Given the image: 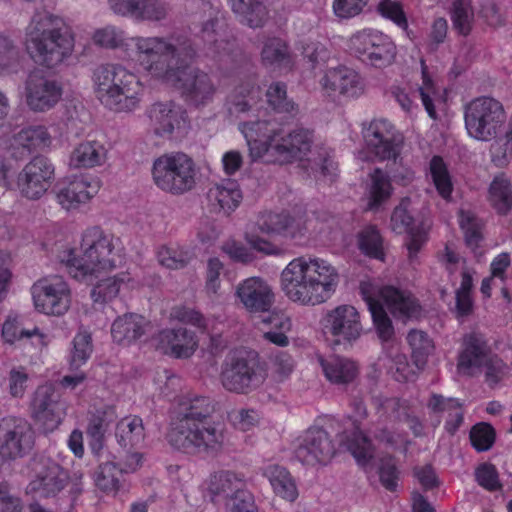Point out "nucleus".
I'll list each match as a JSON object with an SVG mask.
<instances>
[{
	"instance_id": "nucleus-1",
	"label": "nucleus",
	"mask_w": 512,
	"mask_h": 512,
	"mask_svg": "<svg viewBox=\"0 0 512 512\" xmlns=\"http://www.w3.org/2000/svg\"><path fill=\"white\" fill-rule=\"evenodd\" d=\"M136 47L146 69L173 85L188 104L200 107L213 100L217 87L210 75L188 64L196 57L189 39L138 38Z\"/></svg>"
},
{
	"instance_id": "nucleus-2",
	"label": "nucleus",
	"mask_w": 512,
	"mask_h": 512,
	"mask_svg": "<svg viewBox=\"0 0 512 512\" xmlns=\"http://www.w3.org/2000/svg\"><path fill=\"white\" fill-rule=\"evenodd\" d=\"M219 403L209 396L181 399L167 434L169 444L187 453L216 455L224 445L223 425L214 420Z\"/></svg>"
},
{
	"instance_id": "nucleus-3",
	"label": "nucleus",
	"mask_w": 512,
	"mask_h": 512,
	"mask_svg": "<svg viewBox=\"0 0 512 512\" xmlns=\"http://www.w3.org/2000/svg\"><path fill=\"white\" fill-rule=\"evenodd\" d=\"M339 282L336 269L323 259L292 260L281 273V287L293 302L316 305L325 302Z\"/></svg>"
},
{
	"instance_id": "nucleus-4",
	"label": "nucleus",
	"mask_w": 512,
	"mask_h": 512,
	"mask_svg": "<svg viewBox=\"0 0 512 512\" xmlns=\"http://www.w3.org/2000/svg\"><path fill=\"white\" fill-rule=\"evenodd\" d=\"M25 45L36 63L54 68L71 55L74 37L63 18L46 9H36L26 27Z\"/></svg>"
},
{
	"instance_id": "nucleus-5",
	"label": "nucleus",
	"mask_w": 512,
	"mask_h": 512,
	"mask_svg": "<svg viewBox=\"0 0 512 512\" xmlns=\"http://www.w3.org/2000/svg\"><path fill=\"white\" fill-rule=\"evenodd\" d=\"M98 99L111 110L128 112L139 102L141 85L133 73L121 65L106 64L94 72Z\"/></svg>"
},
{
	"instance_id": "nucleus-6",
	"label": "nucleus",
	"mask_w": 512,
	"mask_h": 512,
	"mask_svg": "<svg viewBox=\"0 0 512 512\" xmlns=\"http://www.w3.org/2000/svg\"><path fill=\"white\" fill-rule=\"evenodd\" d=\"M82 255L71 257L66 266L73 278L85 280L88 277L114 268V244L112 237L105 234L100 227H91L85 230L81 241Z\"/></svg>"
},
{
	"instance_id": "nucleus-7",
	"label": "nucleus",
	"mask_w": 512,
	"mask_h": 512,
	"mask_svg": "<svg viewBox=\"0 0 512 512\" xmlns=\"http://www.w3.org/2000/svg\"><path fill=\"white\" fill-rule=\"evenodd\" d=\"M155 184L163 191L181 195L196 185V165L185 153L173 152L158 157L152 169Z\"/></svg>"
},
{
	"instance_id": "nucleus-8",
	"label": "nucleus",
	"mask_w": 512,
	"mask_h": 512,
	"mask_svg": "<svg viewBox=\"0 0 512 512\" xmlns=\"http://www.w3.org/2000/svg\"><path fill=\"white\" fill-rule=\"evenodd\" d=\"M256 354L243 349L231 352L222 365L220 380L223 387L236 394H248L265 381Z\"/></svg>"
},
{
	"instance_id": "nucleus-9",
	"label": "nucleus",
	"mask_w": 512,
	"mask_h": 512,
	"mask_svg": "<svg viewBox=\"0 0 512 512\" xmlns=\"http://www.w3.org/2000/svg\"><path fill=\"white\" fill-rule=\"evenodd\" d=\"M503 105L491 97H478L465 106V126L470 136L489 141L496 137L505 122Z\"/></svg>"
},
{
	"instance_id": "nucleus-10",
	"label": "nucleus",
	"mask_w": 512,
	"mask_h": 512,
	"mask_svg": "<svg viewBox=\"0 0 512 512\" xmlns=\"http://www.w3.org/2000/svg\"><path fill=\"white\" fill-rule=\"evenodd\" d=\"M485 366V378L490 385H496L505 374V363L496 355H491L487 344L476 334H470L466 339V347L461 353L458 369L470 374L473 367Z\"/></svg>"
},
{
	"instance_id": "nucleus-11",
	"label": "nucleus",
	"mask_w": 512,
	"mask_h": 512,
	"mask_svg": "<svg viewBox=\"0 0 512 512\" xmlns=\"http://www.w3.org/2000/svg\"><path fill=\"white\" fill-rule=\"evenodd\" d=\"M31 293L36 310L46 315L60 316L70 307V289L61 276L39 279L32 285Z\"/></svg>"
},
{
	"instance_id": "nucleus-12",
	"label": "nucleus",
	"mask_w": 512,
	"mask_h": 512,
	"mask_svg": "<svg viewBox=\"0 0 512 512\" xmlns=\"http://www.w3.org/2000/svg\"><path fill=\"white\" fill-rule=\"evenodd\" d=\"M31 425L21 418H3L0 421V458L14 460L29 453L34 446Z\"/></svg>"
},
{
	"instance_id": "nucleus-13",
	"label": "nucleus",
	"mask_w": 512,
	"mask_h": 512,
	"mask_svg": "<svg viewBox=\"0 0 512 512\" xmlns=\"http://www.w3.org/2000/svg\"><path fill=\"white\" fill-rule=\"evenodd\" d=\"M350 49L362 61L377 68L392 64L396 56V46L381 33L363 31L353 35L350 39Z\"/></svg>"
},
{
	"instance_id": "nucleus-14",
	"label": "nucleus",
	"mask_w": 512,
	"mask_h": 512,
	"mask_svg": "<svg viewBox=\"0 0 512 512\" xmlns=\"http://www.w3.org/2000/svg\"><path fill=\"white\" fill-rule=\"evenodd\" d=\"M324 332L332 337L333 345H352L362 333L360 314L351 305H340L324 318Z\"/></svg>"
},
{
	"instance_id": "nucleus-15",
	"label": "nucleus",
	"mask_w": 512,
	"mask_h": 512,
	"mask_svg": "<svg viewBox=\"0 0 512 512\" xmlns=\"http://www.w3.org/2000/svg\"><path fill=\"white\" fill-rule=\"evenodd\" d=\"M54 166L45 156L31 159L18 175L17 184L22 196L30 200L40 199L54 180Z\"/></svg>"
},
{
	"instance_id": "nucleus-16",
	"label": "nucleus",
	"mask_w": 512,
	"mask_h": 512,
	"mask_svg": "<svg viewBox=\"0 0 512 512\" xmlns=\"http://www.w3.org/2000/svg\"><path fill=\"white\" fill-rule=\"evenodd\" d=\"M363 137L368 149L379 160L396 162L401 153L402 137L396 134L391 123L384 119L370 122L363 129Z\"/></svg>"
},
{
	"instance_id": "nucleus-17",
	"label": "nucleus",
	"mask_w": 512,
	"mask_h": 512,
	"mask_svg": "<svg viewBox=\"0 0 512 512\" xmlns=\"http://www.w3.org/2000/svg\"><path fill=\"white\" fill-rule=\"evenodd\" d=\"M64 412L59 395L52 385L39 386L31 401V417L39 429L52 432L60 425Z\"/></svg>"
},
{
	"instance_id": "nucleus-18",
	"label": "nucleus",
	"mask_w": 512,
	"mask_h": 512,
	"mask_svg": "<svg viewBox=\"0 0 512 512\" xmlns=\"http://www.w3.org/2000/svg\"><path fill=\"white\" fill-rule=\"evenodd\" d=\"M336 452L330 435L321 427L309 428L295 450L296 458L304 464H327Z\"/></svg>"
},
{
	"instance_id": "nucleus-19",
	"label": "nucleus",
	"mask_w": 512,
	"mask_h": 512,
	"mask_svg": "<svg viewBox=\"0 0 512 512\" xmlns=\"http://www.w3.org/2000/svg\"><path fill=\"white\" fill-rule=\"evenodd\" d=\"M240 129L247 141L252 160L266 156V161L271 162V148L278 142L276 137L279 135L276 123L268 120L243 122Z\"/></svg>"
},
{
	"instance_id": "nucleus-20",
	"label": "nucleus",
	"mask_w": 512,
	"mask_h": 512,
	"mask_svg": "<svg viewBox=\"0 0 512 512\" xmlns=\"http://www.w3.org/2000/svg\"><path fill=\"white\" fill-rule=\"evenodd\" d=\"M235 295L250 313L269 312L275 302L271 286L261 277H249L236 286Z\"/></svg>"
},
{
	"instance_id": "nucleus-21",
	"label": "nucleus",
	"mask_w": 512,
	"mask_h": 512,
	"mask_svg": "<svg viewBox=\"0 0 512 512\" xmlns=\"http://www.w3.org/2000/svg\"><path fill=\"white\" fill-rule=\"evenodd\" d=\"M34 470L36 477L29 486L40 498L55 497L67 484L66 472L49 458L39 459Z\"/></svg>"
},
{
	"instance_id": "nucleus-22",
	"label": "nucleus",
	"mask_w": 512,
	"mask_h": 512,
	"mask_svg": "<svg viewBox=\"0 0 512 512\" xmlns=\"http://www.w3.org/2000/svg\"><path fill=\"white\" fill-rule=\"evenodd\" d=\"M312 143L311 131L304 128L295 129L271 148V162L283 165L302 160L310 151Z\"/></svg>"
},
{
	"instance_id": "nucleus-23",
	"label": "nucleus",
	"mask_w": 512,
	"mask_h": 512,
	"mask_svg": "<svg viewBox=\"0 0 512 512\" xmlns=\"http://www.w3.org/2000/svg\"><path fill=\"white\" fill-rule=\"evenodd\" d=\"M61 97V88L54 80H49L40 72L31 73L26 81V102L34 111L52 108Z\"/></svg>"
},
{
	"instance_id": "nucleus-24",
	"label": "nucleus",
	"mask_w": 512,
	"mask_h": 512,
	"mask_svg": "<svg viewBox=\"0 0 512 512\" xmlns=\"http://www.w3.org/2000/svg\"><path fill=\"white\" fill-rule=\"evenodd\" d=\"M259 232L266 235H280L292 240L305 236L307 227L300 217L288 213H264L257 221Z\"/></svg>"
},
{
	"instance_id": "nucleus-25",
	"label": "nucleus",
	"mask_w": 512,
	"mask_h": 512,
	"mask_svg": "<svg viewBox=\"0 0 512 512\" xmlns=\"http://www.w3.org/2000/svg\"><path fill=\"white\" fill-rule=\"evenodd\" d=\"M149 118L155 134L162 137L185 129L187 124L185 111L172 101L154 103Z\"/></svg>"
},
{
	"instance_id": "nucleus-26",
	"label": "nucleus",
	"mask_w": 512,
	"mask_h": 512,
	"mask_svg": "<svg viewBox=\"0 0 512 512\" xmlns=\"http://www.w3.org/2000/svg\"><path fill=\"white\" fill-rule=\"evenodd\" d=\"M322 86L329 93L355 97L362 93L363 82L356 71L346 66L329 69L322 78Z\"/></svg>"
},
{
	"instance_id": "nucleus-27",
	"label": "nucleus",
	"mask_w": 512,
	"mask_h": 512,
	"mask_svg": "<svg viewBox=\"0 0 512 512\" xmlns=\"http://www.w3.org/2000/svg\"><path fill=\"white\" fill-rule=\"evenodd\" d=\"M379 292L380 298L396 318L408 320L421 316L422 308L410 292L394 286H383Z\"/></svg>"
},
{
	"instance_id": "nucleus-28",
	"label": "nucleus",
	"mask_w": 512,
	"mask_h": 512,
	"mask_svg": "<svg viewBox=\"0 0 512 512\" xmlns=\"http://www.w3.org/2000/svg\"><path fill=\"white\" fill-rule=\"evenodd\" d=\"M159 346L165 354L175 358H189L198 347L194 332L187 328L165 329L159 333Z\"/></svg>"
},
{
	"instance_id": "nucleus-29",
	"label": "nucleus",
	"mask_w": 512,
	"mask_h": 512,
	"mask_svg": "<svg viewBox=\"0 0 512 512\" xmlns=\"http://www.w3.org/2000/svg\"><path fill=\"white\" fill-rule=\"evenodd\" d=\"M100 181L97 179L75 178L56 193L58 203L66 210L79 207L80 204L89 201L100 189Z\"/></svg>"
},
{
	"instance_id": "nucleus-30",
	"label": "nucleus",
	"mask_w": 512,
	"mask_h": 512,
	"mask_svg": "<svg viewBox=\"0 0 512 512\" xmlns=\"http://www.w3.org/2000/svg\"><path fill=\"white\" fill-rule=\"evenodd\" d=\"M247 490L243 476L230 470L211 474L207 486L208 496L213 503H217L219 499L231 500Z\"/></svg>"
},
{
	"instance_id": "nucleus-31",
	"label": "nucleus",
	"mask_w": 512,
	"mask_h": 512,
	"mask_svg": "<svg viewBox=\"0 0 512 512\" xmlns=\"http://www.w3.org/2000/svg\"><path fill=\"white\" fill-rule=\"evenodd\" d=\"M149 328L150 322L142 315L125 313L112 323L111 335L118 344L130 345L146 335Z\"/></svg>"
},
{
	"instance_id": "nucleus-32",
	"label": "nucleus",
	"mask_w": 512,
	"mask_h": 512,
	"mask_svg": "<svg viewBox=\"0 0 512 512\" xmlns=\"http://www.w3.org/2000/svg\"><path fill=\"white\" fill-rule=\"evenodd\" d=\"M319 361L325 377L333 385L347 387L358 377V365L349 358L332 356L328 359L320 358Z\"/></svg>"
},
{
	"instance_id": "nucleus-33",
	"label": "nucleus",
	"mask_w": 512,
	"mask_h": 512,
	"mask_svg": "<svg viewBox=\"0 0 512 512\" xmlns=\"http://www.w3.org/2000/svg\"><path fill=\"white\" fill-rule=\"evenodd\" d=\"M260 94V88L254 84L246 83L235 87L226 100L228 114L236 119L241 118L256 105Z\"/></svg>"
},
{
	"instance_id": "nucleus-34",
	"label": "nucleus",
	"mask_w": 512,
	"mask_h": 512,
	"mask_svg": "<svg viewBox=\"0 0 512 512\" xmlns=\"http://www.w3.org/2000/svg\"><path fill=\"white\" fill-rule=\"evenodd\" d=\"M229 2L240 22L250 28H261L268 20V9L263 0H229Z\"/></svg>"
},
{
	"instance_id": "nucleus-35",
	"label": "nucleus",
	"mask_w": 512,
	"mask_h": 512,
	"mask_svg": "<svg viewBox=\"0 0 512 512\" xmlns=\"http://www.w3.org/2000/svg\"><path fill=\"white\" fill-rule=\"evenodd\" d=\"M114 419L115 413L111 407L98 409L91 415L86 433L94 453L98 454L103 448L105 433Z\"/></svg>"
},
{
	"instance_id": "nucleus-36",
	"label": "nucleus",
	"mask_w": 512,
	"mask_h": 512,
	"mask_svg": "<svg viewBox=\"0 0 512 512\" xmlns=\"http://www.w3.org/2000/svg\"><path fill=\"white\" fill-rule=\"evenodd\" d=\"M208 198L213 205H218L219 211L229 214L239 205L242 195L237 183L228 180L210 188Z\"/></svg>"
},
{
	"instance_id": "nucleus-37",
	"label": "nucleus",
	"mask_w": 512,
	"mask_h": 512,
	"mask_svg": "<svg viewBox=\"0 0 512 512\" xmlns=\"http://www.w3.org/2000/svg\"><path fill=\"white\" fill-rule=\"evenodd\" d=\"M265 475L277 495L290 502L298 497L295 482L286 468L272 465L265 470Z\"/></svg>"
},
{
	"instance_id": "nucleus-38",
	"label": "nucleus",
	"mask_w": 512,
	"mask_h": 512,
	"mask_svg": "<svg viewBox=\"0 0 512 512\" xmlns=\"http://www.w3.org/2000/svg\"><path fill=\"white\" fill-rule=\"evenodd\" d=\"M489 193L491 205L499 214L505 215L512 209V185L504 173L494 177Z\"/></svg>"
},
{
	"instance_id": "nucleus-39",
	"label": "nucleus",
	"mask_w": 512,
	"mask_h": 512,
	"mask_svg": "<svg viewBox=\"0 0 512 512\" xmlns=\"http://www.w3.org/2000/svg\"><path fill=\"white\" fill-rule=\"evenodd\" d=\"M116 438L121 448L134 449L144 439V427L139 417H126L118 422Z\"/></svg>"
},
{
	"instance_id": "nucleus-40",
	"label": "nucleus",
	"mask_w": 512,
	"mask_h": 512,
	"mask_svg": "<svg viewBox=\"0 0 512 512\" xmlns=\"http://www.w3.org/2000/svg\"><path fill=\"white\" fill-rule=\"evenodd\" d=\"M369 176L371 184L369 186V201L367 208L369 210H375L390 198L392 185L388 174L380 168H375Z\"/></svg>"
},
{
	"instance_id": "nucleus-41",
	"label": "nucleus",
	"mask_w": 512,
	"mask_h": 512,
	"mask_svg": "<svg viewBox=\"0 0 512 512\" xmlns=\"http://www.w3.org/2000/svg\"><path fill=\"white\" fill-rule=\"evenodd\" d=\"M106 160V149L96 141L81 143L72 153L71 161L78 167L90 168Z\"/></svg>"
},
{
	"instance_id": "nucleus-42",
	"label": "nucleus",
	"mask_w": 512,
	"mask_h": 512,
	"mask_svg": "<svg viewBox=\"0 0 512 512\" xmlns=\"http://www.w3.org/2000/svg\"><path fill=\"white\" fill-rule=\"evenodd\" d=\"M124 472L111 461L100 464L94 473L95 485L105 493L115 494L121 487Z\"/></svg>"
},
{
	"instance_id": "nucleus-43",
	"label": "nucleus",
	"mask_w": 512,
	"mask_h": 512,
	"mask_svg": "<svg viewBox=\"0 0 512 512\" xmlns=\"http://www.w3.org/2000/svg\"><path fill=\"white\" fill-rule=\"evenodd\" d=\"M428 407L435 413L457 410L445 424L447 432L451 435L455 434L463 422L462 404L453 398L446 399L442 395L433 394L428 402Z\"/></svg>"
},
{
	"instance_id": "nucleus-44",
	"label": "nucleus",
	"mask_w": 512,
	"mask_h": 512,
	"mask_svg": "<svg viewBox=\"0 0 512 512\" xmlns=\"http://www.w3.org/2000/svg\"><path fill=\"white\" fill-rule=\"evenodd\" d=\"M370 313L376 333L383 344L384 350L394 348L395 330L392 320L382 305H371Z\"/></svg>"
},
{
	"instance_id": "nucleus-45",
	"label": "nucleus",
	"mask_w": 512,
	"mask_h": 512,
	"mask_svg": "<svg viewBox=\"0 0 512 512\" xmlns=\"http://www.w3.org/2000/svg\"><path fill=\"white\" fill-rule=\"evenodd\" d=\"M125 282L123 276H113L99 280L91 289V298L94 305L103 307L115 299L120 291L121 285Z\"/></svg>"
},
{
	"instance_id": "nucleus-46",
	"label": "nucleus",
	"mask_w": 512,
	"mask_h": 512,
	"mask_svg": "<svg viewBox=\"0 0 512 512\" xmlns=\"http://www.w3.org/2000/svg\"><path fill=\"white\" fill-rule=\"evenodd\" d=\"M193 259V254L180 247L162 245L157 251L159 264L167 269L179 270L187 267Z\"/></svg>"
},
{
	"instance_id": "nucleus-47",
	"label": "nucleus",
	"mask_w": 512,
	"mask_h": 512,
	"mask_svg": "<svg viewBox=\"0 0 512 512\" xmlns=\"http://www.w3.org/2000/svg\"><path fill=\"white\" fill-rule=\"evenodd\" d=\"M267 103L275 112L295 115L298 105L287 97L286 85L282 82L272 83L266 92Z\"/></svg>"
},
{
	"instance_id": "nucleus-48",
	"label": "nucleus",
	"mask_w": 512,
	"mask_h": 512,
	"mask_svg": "<svg viewBox=\"0 0 512 512\" xmlns=\"http://www.w3.org/2000/svg\"><path fill=\"white\" fill-rule=\"evenodd\" d=\"M15 141L29 150L44 149L50 146L51 136L44 126H29L15 135Z\"/></svg>"
},
{
	"instance_id": "nucleus-49",
	"label": "nucleus",
	"mask_w": 512,
	"mask_h": 512,
	"mask_svg": "<svg viewBox=\"0 0 512 512\" xmlns=\"http://www.w3.org/2000/svg\"><path fill=\"white\" fill-rule=\"evenodd\" d=\"M408 343L412 349V359L418 369H422L427 357L433 350V344L428 335L421 330H411L407 335Z\"/></svg>"
},
{
	"instance_id": "nucleus-50",
	"label": "nucleus",
	"mask_w": 512,
	"mask_h": 512,
	"mask_svg": "<svg viewBox=\"0 0 512 512\" xmlns=\"http://www.w3.org/2000/svg\"><path fill=\"white\" fill-rule=\"evenodd\" d=\"M359 249L367 256L383 260V240L375 226H367L358 234Z\"/></svg>"
},
{
	"instance_id": "nucleus-51",
	"label": "nucleus",
	"mask_w": 512,
	"mask_h": 512,
	"mask_svg": "<svg viewBox=\"0 0 512 512\" xmlns=\"http://www.w3.org/2000/svg\"><path fill=\"white\" fill-rule=\"evenodd\" d=\"M451 19L454 29L459 34L467 36L472 30L474 21L471 0H455L453 2Z\"/></svg>"
},
{
	"instance_id": "nucleus-52",
	"label": "nucleus",
	"mask_w": 512,
	"mask_h": 512,
	"mask_svg": "<svg viewBox=\"0 0 512 512\" xmlns=\"http://www.w3.org/2000/svg\"><path fill=\"white\" fill-rule=\"evenodd\" d=\"M2 337L6 342L11 344L24 338H35L34 341H32L34 346L40 348L46 346V336L41 333L37 327L33 328L32 330H28L20 328L12 321L4 322L2 327Z\"/></svg>"
},
{
	"instance_id": "nucleus-53",
	"label": "nucleus",
	"mask_w": 512,
	"mask_h": 512,
	"mask_svg": "<svg viewBox=\"0 0 512 512\" xmlns=\"http://www.w3.org/2000/svg\"><path fill=\"white\" fill-rule=\"evenodd\" d=\"M261 58L265 65L287 63L290 58L287 44L280 38H269L261 51Z\"/></svg>"
},
{
	"instance_id": "nucleus-54",
	"label": "nucleus",
	"mask_w": 512,
	"mask_h": 512,
	"mask_svg": "<svg viewBox=\"0 0 512 512\" xmlns=\"http://www.w3.org/2000/svg\"><path fill=\"white\" fill-rule=\"evenodd\" d=\"M430 173L438 193L448 199L452 193V182L447 167L440 156H434L430 161Z\"/></svg>"
},
{
	"instance_id": "nucleus-55",
	"label": "nucleus",
	"mask_w": 512,
	"mask_h": 512,
	"mask_svg": "<svg viewBox=\"0 0 512 512\" xmlns=\"http://www.w3.org/2000/svg\"><path fill=\"white\" fill-rule=\"evenodd\" d=\"M93 350L91 335L87 332L78 333L73 340V349L69 362L70 371L78 370L86 363Z\"/></svg>"
},
{
	"instance_id": "nucleus-56",
	"label": "nucleus",
	"mask_w": 512,
	"mask_h": 512,
	"mask_svg": "<svg viewBox=\"0 0 512 512\" xmlns=\"http://www.w3.org/2000/svg\"><path fill=\"white\" fill-rule=\"evenodd\" d=\"M460 227L464 232L466 245L475 252L483 239L480 222L472 213L461 210Z\"/></svg>"
},
{
	"instance_id": "nucleus-57",
	"label": "nucleus",
	"mask_w": 512,
	"mask_h": 512,
	"mask_svg": "<svg viewBox=\"0 0 512 512\" xmlns=\"http://www.w3.org/2000/svg\"><path fill=\"white\" fill-rule=\"evenodd\" d=\"M471 445L478 451H488L495 442V429L486 422L477 423L470 430Z\"/></svg>"
},
{
	"instance_id": "nucleus-58",
	"label": "nucleus",
	"mask_w": 512,
	"mask_h": 512,
	"mask_svg": "<svg viewBox=\"0 0 512 512\" xmlns=\"http://www.w3.org/2000/svg\"><path fill=\"white\" fill-rule=\"evenodd\" d=\"M218 27L219 21L210 19L203 24L201 30V37L212 54H220L228 45V41L220 35Z\"/></svg>"
},
{
	"instance_id": "nucleus-59",
	"label": "nucleus",
	"mask_w": 512,
	"mask_h": 512,
	"mask_svg": "<svg viewBox=\"0 0 512 512\" xmlns=\"http://www.w3.org/2000/svg\"><path fill=\"white\" fill-rule=\"evenodd\" d=\"M19 54V47L11 35L0 32V73L14 67L18 63Z\"/></svg>"
},
{
	"instance_id": "nucleus-60",
	"label": "nucleus",
	"mask_w": 512,
	"mask_h": 512,
	"mask_svg": "<svg viewBox=\"0 0 512 512\" xmlns=\"http://www.w3.org/2000/svg\"><path fill=\"white\" fill-rule=\"evenodd\" d=\"M349 449L357 462L367 464L373 458V445L371 440L362 432L355 433L349 444Z\"/></svg>"
},
{
	"instance_id": "nucleus-61",
	"label": "nucleus",
	"mask_w": 512,
	"mask_h": 512,
	"mask_svg": "<svg viewBox=\"0 0 512 512\" xmlns=\"http://www.w3.org/2000/svg\"><path fill=\"white\" fill-rule=\"evenodd\" d=\"M141 2L137 20L160 21L168 15L169 7L161 0H142Z\"/></svg>"
},
{
	"instance_id": "nucleus-62",
	"label": "nucleus",
	"mask_w": 512,
	"mask_h": 512,
	"mask_svg": "<svg viewBox=\"0 0 512 512\" xmlns=\"http://www.w3.org/2000/svg\"><path fill=\"white\" fill-rule=\"evenodd\" d=\"M409 202V199H403L391 215L392 230L398 234L408 233L414 230L412 226L413 217L409 214L407 209Z\"/></svg>"
},
{
	"instance_id": "nucleus-63",
	"label": "nucleus",
	"mask_w": 512,
	"mask_h": 512,
	"mask_svg": "<svg viewBox=\"0 0 512 512\" xmlns=\"http://www.w3.org/2000/svg\"><path fill=\"white\" fill-rule=\"evenodd\" d=\"M475 477L480 486L489 490L496 491L501 489L496 467L491 463H483L476 469Z\"/></svg>"
},
{
	"instance_id": "nucleus-64",
	"label": "nucleus",
	"mask_w": 512,
	"mask_h": 512,
	"mask_svg": "<svg viewBox=\"0 0 512 512\" xmlns=\"http://www.w3.org/2000/svg\"><path fill=\"white\" fill-rule=\"evenodd\" d=\"M295 368V361L286 352L277 353L272 360V374L278 381L282 382L290 377Z\"/></svg>"
}]
</instances>
